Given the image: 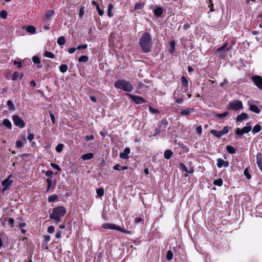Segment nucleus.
I'll return each mask as SVG.
<instances>
[{
  "label": "nucleus",
  "instance_id": "1",
  "mask_svg": "<svg viewBox=\"0 0 262 262\" xmlns=\"http://www.w3.org/2000/svg\"><path fill=\"white\" fill-rule=\"evenodd\" d=\"M139 44L144 52H149L152 47V38L148 33H144L139 39Z\"/></svg>",
  "mask_w": 262,
  "mask_h": 262
},
{
  "label": "nucleus",
  "instance_id": "2",
  "mask_svg": "<svg viewBox=\"0 0 262 262\" xmlns=\"http://www.w3.org/2000/svg\"><path fill=\"white\" fill-rule=\"evenodd\" d=\"M67 210L64 207L59 206L53 208L52 213L50 215V219L54 220L57 223L60 222V219L66 213Z\"/></svg>",
  "mask_w": 262,
  "mask_h": 262
},
{
  "label": "nucleus",
  "instance_id": "3",
  "mask_svg": "<svg viewBox=\"0 0 262 262\" xmlns=\"http://www.w3.org/2000/svg\"><path fill=\"white\" fill-rule=\"evenodd\" d=\"M116 88L123 90L127 92H130L133 90V86L129 81L120 79L116 81L114 83Z\"/></svg>",
  "mask_w": 262,
  "mask_h": 262
},
{
  "label": "nucleus",
  "instance_id": "4",
  "mask_svg": "<svg viewBox=\"0 0 262 262\" xmlns=\"http://www.w3.org/2000/svg\"><path fill=\"white\" fill-rule=\"evenodd\" d=\"M102 228L106 229H111V230H116L122 232L130 234V232L129 231H127L124 229L121 228L120 226H117L113 223H105L102 225Z\"/></svg>",
  "mask_w": 262,
  "mask_h": 262
},
{
  "label": "nucleus",
  "instance_id": "5",
  "mask_svg": "<svg viewBox=\"0 0 262 262\" xmlns=\"http://www.w3.org/2000/svg\"><path fill=\"white\" fill-rule=\"evenodd\" d=\"M243 107V103L240 100H234L229 103V108L234 111L241 109Z\"/></svg>",
  "mask_w": 262,
  "mask_h": 262
},
{
  "label": "nucleus",
  "instance_id": "6",
  "mask_svg": "<svg viewBox=\"0 0 262 262\" xmlns=\"http://www.w3.org/2000/svg\"><path fill=\"white\" fill-rule=\"evenodd\" d=\"M12 177V175H9V177L4 180L2 182V185L4 186L3 189V192L8 190L9 189L11 186L12 185L13 180H11V178Z\"/></svg>",
  "mask_w": 262,
  "mask_h": 262
},
{
  "label": "nucleus",
  "instance_id": "7",
  "mask_svg": "<svg viewBox=\"0 0 262 262\" xmlns=\"http://www.w3.org/2000/svg\"><path fill=\"white\" fill-rule=\"evenodd\" d=\"M12 120L14 124L19 128H24L25 126V123L24 120L18 115H13Z\"/></svg>",
  "mask_w": 262,
  "mask_h": 262
},
{
  "label": "nucleus",
  "instance_id": "8",
  "mask_svg": "<svg viewBox=\"0 0 262 262\" xmlns=\"http://www.w3.org/2000/svg\"><path fill=\"white\" fill-rule=\"evenodd\" d=\"M227 43H225L223 46L218 48L216 50V53L221 57L225 58V53L228 51V49L227 48Z\"/></svg>",
  "mask_w": 262,
  "mask_h": 262
},
{
  "label": "nucleus",
  "instance_id": "9",
  "mask_svg": "<svg viewBox=\"0 0 262 262\" xmlns=\"http://www.w3.org/2000/svg\"><path fill=\"white\" fill-rule=\"evenodd\" d=\"M254 84L259 89L262 90V77L260 76H254L252 77Z\"/></svg>",
  "mask_w": 262,
  "mask_h": 262
},
{
  "label": "nucleus",
  "instance_id": "10",
  "mask_svg": "<svg viewBox=\"0 0 262 262\" xmlns=\"http://www.w3.org/2000/svg\"><path fill=\"white\" fill-rule=\"evenodd\" d=\"M127 95L132 99V100L136 104H142L145 103L144 99L139 96H135L131 94H127Z\"/></svg>",
  "mask_w": 262,
  "mask_h": 262
},
{
  "label": "nucleus",
  "instance_id": "11",
  "mask_svg": "<svg viewBox=\"0 0 262 262\" xmlns=\"http://www.w3.org/2000/svg\"><path fill=\"white\" fill-rule=\"evenodd\" d=\"M130 149L128 147H126L124 151L120 154V157L122 159H127L128 158V154L130 153Z\"/></svg>",
  "mask_w": 262,
  "mask_h": 262
},
{
  "label": "nucleus",
  "instance_id": "12",
  "mask_svg": "<svg viewBox=\"0 0 262 262\" xmlns=\"http://www.w3.org/2000/svg\"><path fill=\"white\" fill-rule=\"evenodd\" d=\"M229 166V163L228 162H226L224 160H223L222 159H217V166L219 168H221L223 166L227 167Z\"/></svg>",
  "mask_w": 262,
  "mask_h": 262
},
{
  "label": "nucleus",
  "instance_id": "13",
  "mask_svg": "<svg viewBox=\"0 0 262 262\" xmlns=\"http://www.w3.org/2000/svg\"><path fill=\"white\" fill-rule=\"evenodd\" d=\"M193 108H186L184 110H181L179 112L183 116H189L190 114L193 112Z\"/></svg>",
  "mask_w": 262,
  "mask_h": 262
},
{
  "label": "nucleus",
  "instance_id": "14",
  "mask_svg": "<svg viewBox=\"0 0 262 262\" xmlns=\"http://www.w3.org/2000/svg\"><path fill=\"white\" fill-rule=\"evenodd\" d=\"M256 161L258 167L262 171V155L259 153L256 155Z\"/></svg>",
  "mask_w": 262,
  "mask_h": 262
},
{
  "label": "nucleus",
  "instance_id": "15",
  "mask_svg": "<svg viewBox=\"0 0 262 262\" xmlns=\"http://www.w3.org/2000/svg\"><path fill=\"white\" fill-rule=\"evenodd\" d=\"M163 12V9L158 6H156V8L154 10V13L157 16H160L162 15Z\"/></svg>",
  "mask_w": 262,
  "mask_h": 262
},
{
  "label": "nucleus",
  "instance_id": "16",
  "mask_svg": "<svg viewBox=\"0 0 262 262\" xmlns=\"http://www.w3.org/2000/svg\"><path fill=\"white\" fill-rule=\"evenodd\" d=\"M249 110L256 114H259L260 112V110L258 108V107L254 104H251L249 106Z\"/></svg>",
  "mask_w": 262,
  "mask_h": 262
},
{
  "label": "nucleus",
  "instance_id": "17",
  "mask_svg": "<svg viewBox=\"0 0 262 262\" xmlns=\"http://www.w3.org/2000/svg\"><path fill=\"white\" fill-rule=\"evenodd\" d=\"M210 133L218 138L221 137L222 136L224 135L222 133V130L218 131L215 129H212L210 130Z\"/></svg>",
  "mask_w": 262,
  "mask_h": 262
},
{
  "label": "nucleus",
  "instance_id": "18",
  "mask_svg": "<svg viewBox=\"0 0 262 262\" xmlns=\"http://www.w3.org/2000/svg\"><path fill=\"white\" fill-rule=\"evenodd\" d=\"M32 60L33 61V62L35 63V64H37V68H41L42 66L41 64H40V59L39 58V57L37 56H34L32 58Z\"/></svg>",
  "mask_w": 262,
  "mask_h": 262
},
{
  "label": "nucleus",
  "instance_id": "19",
  "mask_svg": "<svg viewBox=\"0 0 262 262\" xmlns=\"http://www.w3.org/2000/svg\"><path fill=\"white\" fill-rule=\"evenodd\" d=\"M247 118H248L247 115L245 113H243L241 114H240L239 115L237 116L236 120H237V121L241 122V121L247 119Z\"/></svg>",
  "mask_w": 262,
  "mask_h": 262
},
{
  "label": "nucleus",
  "instance_id": "20",
  "mask_svg": "<svg viewBox=\"0 0 262 262\" xmlns=\"http://www.w3.org/2000/svg\"><path fill=\"white\" fill-rule=\"evenodd\" d=\"M94 157V154L92 152H89L86 154L83 155L82 156V159L85 161L88 160H90L92 159Z\"/></svg>",
  "mask_w": 262,
  "mask_h": 262
},
{
  "label": "nucleus",
  "instance_id": "21",
  "mask_svg": "<svg viewBox=\"0 0 262 262\" xmlns=\"http://www.w3.org/2000/svg\"><path fill=\"white\" fill-rule=\"evenodd\" d=\"M226 149L230 154H235L236 151V148L230 145H227L226 146Z\"/></svg>",
  "mask_w": 262,
  "mask_h": 262
},
{
  "label": "nucleus",
  "instance_id": "22",
  "mask_svg": "<svg viewBox=\"0 0 262 262\" xmlns=\"http://www.w3.org/2000/svg\"><path fill=\"white\" fill-rule=\"evenodd\" d=\"M114 9V6L112 4H110L108 6V10H107V16L110 17H112L113 16V13L112 12V10Z\"/></svg>",
  "mask_w": 262,
  "mask_h": 262
},
{
  "label": "nucleus",
  "instance_id": "23",
  "mask_svg": "<svg viewBox=\"0 0 262 262\" xmlns=\"http://www.w3.org/2000/svg\"><path fill=\"white\" fill-rule=\"evenodd\" d=\"M3 124L4 126L8 127V128L11 129L12 127V124L10 121L9 119H5L3 120Z\"/></svg>",
  "mask_w": 262,
  "mask_h": 262
},
{
  "label": "nucleus",
  "instance_id": "24",
  "mask_svg": "<svg viewBox=\"0 0 262 262\" xmlns=\"http://www.w3.org/2000/svg\"><path fill=\"white\" fill-rule=\"evenodd\" d=\"M261 129V126L259 124L255 125L252 129V133L256 134L260 132Z\"/></svg>",
  "mask_w": 262,
  "mask_h": 262
},
{
  "label": "nucleus",
  "instance_id": "25",
  "mask_svg": "<svg viewBox=\"0 0 262 262\" xmlns=\"http://www.w3.org/2000/svg\"><path fill=\"white\" fill-rule=\"evenodd\" d=\"M249 123H247V126L242 128V131L244 134L249 133L252 129V127L250 125H249Z\"/></svg>",
  "mask_w": 262,
  "mask_h": 262
},
{
  "label": "nucleus",
  "instance_id": "26",
  "mask_svg": "<svg viewBox=\"0 0 262 262\" xmlns=\"http://www.w3.org/2000/svg\"><path fill=\"white\" fill-rule=\"evenodd\" d=\"M26 30L28 32L33 34L35 32L36 29L33 26H28L26 28Z\"/></svg>",
  "mask_w": 262,
  "mask_h": 262
},
{
  "label": "nucleus",
  "instance_id": "27",
  "mask_svg": "<svg viewBox=\"0 0 262 262\" xmlns=\"http://www.w3.org/2000/svg\"><path fill=\"white\" fill-rule=\"evenodd\" d=\"M66 39L63 36H60L57 39V43L60 46L64 45Z\"/></svg>",
  "mask_w": 262,
  "mask_h": 262
},
{
  "label": "nucleus",
  "instance_id": "28",
  "mask_svg": "<svg viewBox=\"0 0 262 262\" xmlns=\"http://www.w3.org/2000/svg\"><path fill=\"white\" fill-rule=\"evenodd\" d=\"M172 155V152L170 150H166L164 152V157L166 159H169L171 158Z\"/></svg>",
  "mask_w": 262,
  "mask_h": 262
},
{
  "label": "nucleus",
  "instance_id": "29",
  "mask_svg": "<svg viewBox=\"0 0 262 262\" xmlns=\"http://www.w3.org/2000/svg\"><path fill=\"white\" fill-rule=\"evenodd\" d=\"M54 11L53 10H50L47 11L46 14V19H49L51 18L54 14Z\"/></svg>",
  "mask_w": 262,
  "mask_h": 262
},
{
  "label": "nucleus",
  "instance_id": "30",
  "mask_svg": "<svg viewBox=\"0 0 262 262\" xmlns=\"http://www.w3.org/2000/svg\"><path fill=\"white\" fill-rule=\"evenodd\" d=\"M58 198V195L56 194H53L50 195L48 198V201L49 202H53L56 201Z\"/></svg>",
  "mask_w": 262,
  "mask_h": 262
},
{
  "label": "nucleus",
  "instance_id": "31",
  "mask_svg": "<svg viewBox=\"0 0 262 262\" xmlns=\"http://www.w3.org/2000/svg\"><path fill=\"white\" fill-rule=\"evenodd\" d=\"M88 60H89V57L87 56L82 55L79 58L78 61L80 62H86L88 61Z\"/></svg>",
  "mask_w": 262,
  "mask_h": 262
},
{
  "label": "nucleus",
  "instance_id": "32",
  "mask_svg": "<svg viewBox=\"0 0 262 262\" xmlns=\"http://www.w3.org/2000/svg\"><path fill=\"white\" fill-rule=\"evenodd\" d=\"M144 3H137L134 7V10H141L143 8Z\"/></svg>",
  "mask_w": 262,
  "mask_h": 262
},
{
  "label": "nucleus",
  "instance_id": "33",
  "mask_svg": "<svg viewBox=\"0 0 262 262\" xmlns=\"http://www.w3.org/2000/svg\"><path fill=\"white\" fill-rule=\"evenodd\" d=\"M26 141V139H25V138H24V141H17L16 142L17 147L21 148V147H23Z\"/></svg>",
  "mask_w": 262,
  "mask_h": 262
},
{
  "label": "nucleus",
  "instance_id": "34",
  "mask_svg": "<svg viewBox=\"0 0 262 262\" xmlns=\"http://www.w3.org/2000/svg\"><path fill=\"white\" fill-rule=\"evenodd\" d=\"M68 66L67 64H61L59 67L60 71L63 73H65L68 70Z\"/></svg>",
  "mask_w": 262,
  "mask_h": 262
},
{
  "label": "nucleus",
  "instance_id": "35",
  "mask_svg": "<svg viewBox=\"0 0 262 262\" xmlns=\"http://www.w3.org/2000/svg\"><path fill=\"white\" fill-rule=\"evenodd\" d=\"M7 104L10 110L14 111L15 110V106L12 101L8 100Z\"/></svg>",
  "mask_w": 262,
  "mask_h": 262
},
{
  "label": "nucleus",
  "instance_id": "36",
  "mask_svg": "<svg viewBox=\"0 0 262 262\" xmlns=\"http://www.w3.org/2000/svg\"><path fill=\"white\" fill-rule=\"evenodd\" d=\"M213 184L215 185L221 186L223 184V180L222 179L220 178L217 180H215L213 182Z\"/></svg>",
  "mask_w": 262,
  "mask_h": 262
},
{
  "label": "nucleus",
  "instance_id": "37",
  "mask_svg": "<svg viewBox=\"0 0 262 262\" xmlns=\"http://www.w3.org/2000/svg\"><path fill=\"white\" fill-rule=\"evenodd\" d=\"M173 257V253L171 251L168 250L166 253V258L168 260H171Z\"/></svg>",
  "mask_w": 262,
  "mask_h": 262
},
{
  "label": "nucleus",
  "instance_id": "38",
  "mask_svg": "<svg viewBox=\"0 0 262 262\" xmlns=\"http://www.w3.org/2000/svg\"><path fill=\"white\" fill-rule=\"evenodd\" d=\"M175 42L174 41H172L170 42V49H169V52L172 53L174 52V49H175Z\"/></svg>",
  "mask_w": 262,
  "mask_h": 262
},
{
  "label": "nucleus",
  "instance_id": "39",
  "mask_svg": "<svg viewBox=\"0 0 262 262\" xmlns=\"http://www.w3.org/2000/svg\"><path fill=\"white\" fill-rule=\"evenodd\" d=\"M8 15V13L5 10H2L0 12V17L3 19H6Z\"/></svg>",
  "mask_w": 262,
  "mask_h": 262
},
{
  "label": "nucleus",
  "instance_id": "40",
  "mask_svg": "<svg viewBox=\"0 0 262 262\" xmlns=\"http://www.w3.org/2000/svg\"><path fill=\"white\" fill-rule=\"evenodd\" d=\"M19 76V73L18 72H14L11 77V79L13 81H15L18 79Z\"/></svg>",
  "mask_w": 262,
  "mask_h": 262
},
{
  "label": "nucleus",
  "instance_id": "41",
  "mask_svg": "<svg viewBox=\"0 0 262 262\" xmlns=\"http://www.w3.org/2000/svg\"><path fill=\"white\" fill-rule=\"evenodd\" d=\"M44 55L46 57L50 58H53L54 57V54L49 51H46L44 53Z\"/></svg>",
  "mask_w": 262,
  "mask_h": 262
},
{
  "label": "nucleus",
  "instance_id": "42",
  "mask_svg": "<svg viewBox=\"0 0 262 262\" xmlns=\"http://www.w3.org/2000/svg\"><path fill=\"white\" fill-rule=\"evenodd\" d=\"M228 114V112H225L222 114H215V116L216 117L220 118H225L227 116Z\"/></svg>",
  "mask_w": 262,
  "mask_h": 262
},
{
  "label": "nucleus",
  "instance_id": "43",
  "mask_svg": "<svg viewBox=\"0 0 262 262\" xmlns=\"http://www.w3.org/2000/svg\"><path fill=\"white\" fill-rule=\"evenodd\" d=\"M96 193L99 196H102L104 194V190L103 188H99L96 190Z\"/></svg>",
  "mask_w": 262,
  "mask_h": 262
},
{
  "label": "nucleus",
  "instance_id": "44",
  "mask_svg": "<svg viewBox=\"0 0 262 262\" xmlns=\"http://www.w3.org/2000/svg\"><path fill=\"white\" fill-rule=\"evenodd\" d=\"M181 82H182V84L185 86H187V85H188V80L187 79V78L184 77V76H182L181 77Z\"/></svg>",
  "mask_w": 262,
  "mask_h": 262
},
{
  "label": "nucleus",
  "instance_id": "45",
  "mask_svg": "<svg viewBox=\"0 0 262 262\" xmlns=\"http://www.w3.org/2000/svg\"><path fill=\"white\" fill-rule=\"evenodd\" d=\"M63 145L62 144H59L57 145V146L56 147V150L57 152H60L63 149Z\"/></svg>",
  "mask_w": 262,
  "mask_h": 262
},
{
  "label": "nucleus",
  "instance_id": "46",
  "mask_svg": "<svg viewBox=\"0 0 262 262\" xmlns=\"http://www.w3.org/2000/svg\"><path fill=\"white\" fill-rule=\"evenodd\" d=\"M84 13V9L83 7H81L78 12L79 16L82 17Z\"/></svg>",
  "mask_w": 262,
  "mask_h": 262
},
{
  "label": "nucleus",
  "instance_id": "47",
  "mask_svg": "<svg viewBox=\"0 0 262 262\" xmlns=\"http://www.w3.org/2000/svg\"><path fill=\"white\" fill-rule=\"evenodd\" d=\"M244 175L246 177L247 179L249 180L251 179V175L249 173L248 169H245L244 171Z\"/></svg>",
  "mask_w": 262,
  "mask_h": 262
},
{
  "label": "nucleus",
  "instance_id": "48",
  "mask_svg": "<svg viewBox=\"0 0 262 262\" xmlns=\"http://www.w3.org/2000/svg\"><path fill=\"white\" fill-rule=\"evenodd\" d=\"M47 184H48V188H47V190L49 191L51 185H52V180L50 179V178H48L47 179Z\"/></svg>",
  "mask_w": 262,
  "mask_h": 262
},
{
  "label": "nucleus",
  "instance_id": "49",
  "mask_svg": "<svg viewBox=\"0 0 262 262\" xmlns=\"http://www.w3.org/2000/svg\"><path fill=\"white\" fill-rule=\"evenodd\" d=\"M8 224L11 226L12 228L14 226V220L13 218H9L8 220Z\"/></svg>",
  "mask_w": 262,
  "mask_h": 262
},
{
  "label": "nucleus",
  "instance_id": "50",
  "mask_svg": "<svg viewBox=\"0 0 262 262\" xmlns=\"http://www.w3.org/2000/svg\"><path fill=\"white\" fill-rule=\"evenodd\" d=\"M96 9L99 15L102 16L103 15V11L100 8L99 6H97Z\"/></svg>",
  "mask_w": 262,
  "mask_h": 262
},
{
  "label": "nucleus",
  "instance_id": "51",
  "mask_svg": "<svg viewBox=\"0 0 262 262\" xmlns=\"http://www.w3.org/2000/svg\"><path fill=\"white\" fill-rule=\"evenodd\" d=\"M235 134L238 136H242L244 134L242 131V129H240L239 128H237L236 129L235 131Z\"/></svg>",
  "mask_w": 262,
  "mask_h": 262
},
{
  "label": "nucleus",
  "instance_id": "52",
  "mask_svg": "<svg viewBox=\"0 0 262 262\" xmlns=\"http://www.w3.org/2000/svg\"><path fill=\"white\" fill-rule=\"evenodd\" d=\"M13 64L14 65H17V68L18 69H20L22 67V64H21V62L20 61H16V60H14L13 61Z\"/></svg>",
  "mask_w": 262,
  "mask_h": 262
},
{
  "label": "nucleus",
  "instance_id": "53",
  "mask_svg": "<svg viewBox=\"0 0 262 262\" xmlns=\"http://www.w3.org/2000/svg\"><path fill=\"white\" fill-rule=\"evenodd\" d=\"M51 166L54 169H57V170L58 171H60L61 170V169L60 168L59 166L56 164H54V163H51Z\"/></svg>",
  "mask_w": 262,
  "mask_h": 262
},
{
  "label": "nucleus",
  "instance_id": "54",
  "mask_svg": "<svg viewBox=\"0 0 262 262\" xmlns=\"http://www.w3.org/2000/svg\"><path fill=\"white\" fill-rule=\"evenodd\" d=\"M54 230H55V228L53 226H50L48 228V232L49 233H53L54 231Z\"/></svg>",
  "mask_w": 262,
  "mask_h": 262
},
{
  "label": "nucleus",
  "instance_id": "55",
  "mask_svg": "<svg viewBox=\"0 0 262 262\" xmlns=\"http://www.w3.org/2000/svg\"><path fill=\"white\" fill-rule=\"evenodd\" d=\"M222 132L224 135L227 134L229 132V127L228 126H224Z\"/></svg>",
  "mask_w": 262,
  "mask_h": 262
},
{
  "label": "nucleus",
  "instance_id": "56",
  "mask_svg": "<svg viewBox=\"0 0 262 262\" xmlns=\"http://www.w3.org/2000/svg\"><path fill=\"white\" fill-rule=\"evenodd\" d=\"M53 175V172L51 170H47L46 172V176L49 178H51Z\"/></svg>",
  "mask_w": 262,
  "mask_h": 262
},
{
  "label": "nucleus",
  "instance_id": "57",
  "mask_svg": "<svg viewBox=\"0 0 262 262\" xmlns=\"http://www.w3.org/2000/svg\"><path fill=\"white\" fill-rule=\"evenodd\" d=\"M202 132V128L201 126H199L196 128V132L198 134L201 135Z\"/></svg>",
  "mask_w": 262,
  "mask_h": 262
},
{
  "label": "nucleus",
  "instance_id": "58",
  "mask_svg": "<svg viewBox=\"0 0 262 262\" xmlns=\"http://www.w3.org/2000/svg\"><path fill=\"white\" fill-rule=\"evenodd\" d=\"M87 47H88L87 44H84V45H79L76 48L78 50H80V49H85L87 48Z\"/></svg>",
  "mask_w": 262,
  "mask_h": 262
},
{
  "label": "nucleus",
  "instance_id": "59",
  "mask_svg": "<svg viewBox=\"0 0 262 262\" xmlns=\"http://www.w3.org/2000/svg\"><path fill=\"white\" fill-rule=\"evenodd\" d=\"M113 168L115 170L120 171L121 170V166L119 164H117L114 166Z\"/></svg>",
  "mask_w": 262,
  "mask_h": 262
},
{
  "label": "nucleus",
  "instance_id": "60",
  "mask_svg": "<svg viewBox=\"0 0 262 262\" xmlns=\"http://www.w3.org/2000/svg\"><path fill=\"white\" fill-rule=\"evenodd\" d=\"M94 139V137L93 135L86 136L85 137V139L86 141L92 140Z\"/></svg>",
  "mask_w": 262,
  "mask_h": 262
},
{
  "label": "nucleus",
  "instance_id": "61",
  "mask_svg": "<svg viewBox=\"0 0 262 262\" xmlns=\"http://www.w3.org/2000/svg\"><path fill=\"white\" fill-rule=\"evenodd\" d=\"M27 138L30 141H32L34 139V136L32 133H30L28 135Z\"/></svg>",
  "mask_w": 262,
  "mask_h": 262
},
{
  "label": "nucleus",
  "instance_id": "62",
  "mask_svg": "<svg viewBox=\"0 0 262 262\" xmlns=\"http://www.w3.org/2000/svg\"><path fill=\"white\" fill-rule=\"evenodd\" d=\"M77 50V48H71L69 49L68 52L70 54H73L75 52V51Z\"/></svg>",
  "mask_w": 262,
  "mask_h": 262
},
{
  "label": "nucleus",
  "instance_id": "63",
  "mask_svg": "<svg viewBox=\"0 0 262 262\" xmlns=\"http://www.w3.org/2000/svg\"><path fill=\"white\" fill-rule=\"evenodd\" d=\"M175 102L177 103H181L183 101V99L182 98H174Z\"/></svg>",
  "mask_w": 262,
  "mask_h": 262
},
{
  "label": "nucleus",
  "instance_id": "64",
  "mask_svg": "<svg viewBox=\"0 0 262 262\" xmlns=\"http://www.w3.org/2000/svg\"><path fill=\"white\" fill-rule=\"evenodd\" d=\"M61 232L60 231H57L56 234H55V236L57 238H59L61 237Z\"/></svg>",
  "mask_w": 262,
  "mask_h": 262
}]
</instances>
